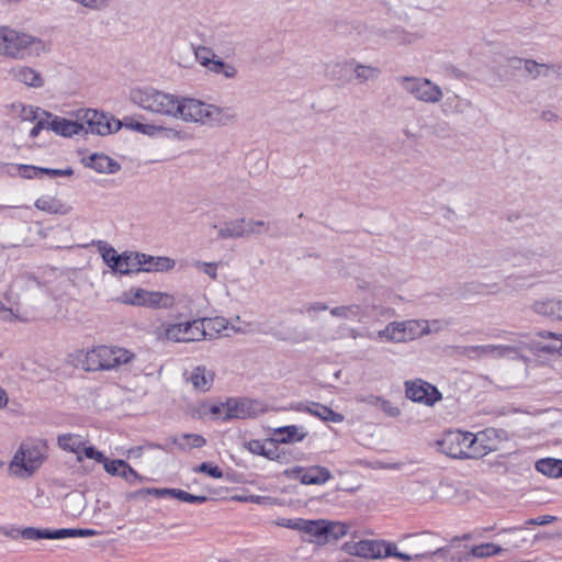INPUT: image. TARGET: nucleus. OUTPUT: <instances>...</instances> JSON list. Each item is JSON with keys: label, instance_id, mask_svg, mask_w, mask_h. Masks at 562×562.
I'll return each mask as SVG.
<instances>
[{"label": "nucleus", "instance_id": "nucleus-1", "mask_svg": "<svg viewBox=\"0 0 562 562\" xmlns=\"http://www.w3.org/2000/svg\"><path fill=\"white\" fill-rule=\"evenodd\" d=\"M231 108H220L193 98H181L178 117L184 122L209 127L225 126L236 120Z\"/></svg>", "mask_w": 562, "mask_h": 562}, {"label": "nucleus", "instance_id": "nucleus-2", "mask_svg": "<svg viewBox=\"0 0 562 562\" xmlns=\"http://www.w3.org/2000/svg\"><path fill=\"white\" fill-rule=\"evenodd\" d=\"M47 52L45 42L29 33L0 25V56L23 60L37 57Z\"/></svg>", "mask_w": 562, "mask_h": 562}, {"label": "nucleus", "instance_id": "nucleus-3", "mask_svg": "<svg viewBox=\"0 0 562 562\" xmlns=\"http://www.w3.org/2000/svg\"><path fill=\"white\" fill-rule=\"evenodd\" d=\"M484 434L474 435L469 431H448L438 442L440 450L454 459H479L493 449L484 445Z\"/></svg>", "mask_w": 562, "mask_h": 562}, {"label": "nucleus", "instance_id": "nucleus-4", "mask_svg": "<svg viewBox=\"0 0 562 562\" xmlns=\"http://www.w3.org/2000/svg\"><path fill=\"white\" fill-rule=\"evenodd\" d=\"M131 101L142 109L171 117H178L180 105L179 97L153 88H137L131 90Z\"/></svg>", "mask_w": 562, "mask_h": 562}, {"label": "nucleus", "instance_id": "nucleus-5", "mask_svg": "<svg viewBox=\"0 0 562 562\" xmlns=\"http://www.w3.org/2000/svg\"><path fill=\"white\" fill-rule=\"evenodd\" d=\"M134 358L133 352L121 347L98 346L78 358L86 371L113 370L128 363Z\"/></svg>", "mask_w": 562, "mask_h": 562}, {"label": "nucleus", "instance_id": "nucleus-6", "mask_svg": "<svg viewBox=\"0 0 562 562\" xmlns=\"http://www.w3.org/2000/svg\"><path fill=\"white\" fill-rule=\"evenodd\" d=\"M46 446L43 442L21 443L10 462V471L15 476L32 475L44 462Z\"/></svg>", "mask_w": 562, "mask_h": 562}, {"label": "nucleus", "instance_id": "nucleus-7", "mask_svg": "<svg viewBox=\"0 0 562 562\" xmlns=\"http://www.w3.org/2000/svg\"><path fill=\"white\" fill-rule=\"evenodd\" d=\"M396 81L418 101L435 104L442 99L441 88L427 78L400 76Z\"/></svg>", "mask_w": 562, "mask_h": 562}, {"label": "nucleus", "instance_id": "nucleus-8", "mask_svg": "<svg viewBox=\"0 0 562 562\" xmlns=\"http://www.w3.org/2000/svg\"><path fill=\"white\" fill-rule=\"evenodd\" d=\"M99 532L93 529H81V528H63L56 530L38 529L35 527H26L23 529H13L7 532V536L12 539L22 537L26 540H41V539H64L74 537H92Z\"/></svg>", "mask_w": 562, "mask_h": 562}, {"label": "nucleus", "instance_id": "nucleus-9", "mask_svg": "<svg viewBox=\"0 0 562 562\" xmlns=\"http://www.w3.org/2000/svg\"><path fill=\"white\" fill-rule=\"evenodd\" d=\"M80 121V124H82L81 132L100 136L117 132L122 126V122L119 120H114L105 113L92 109L85 110Z\"/></svg>", "mask_w": 562, "mask_h": 562}, {"label": "nucleus", "instance_id": "nucleus-10", "mask_svg": "<svg viewBox=\"0 0 562 562\" xmlns=\"http://www.w3.org/2000/svg\"><path fill=\"white\" fill-rule=\"evenodd\" d=\"M200 318L180 323L168 324L164 337L173 342H193L205 338V331Z\"/></svg>", "mask_w": 562, "mask_h": 562}, {"label": "nucleus", "instance_id": "nucleus-11", "mask_svg": "<svg viewBox=\"0 0 562 562\" xmlns=\"http://www.w3.org/2000/svg\"><path fill=\"white\" fill-rule=\"evenodd\" d=\"M405 394L411 401L429 407L442 400V394L439 390L422 379L406 381Z\"/></svg>", "mask_w": 562, "mask_h": 562}, {"label": "nucleus", "instance_id": "nucleus-12", "mask_svg": "<svg viewBox=\"0 0 562 562\" xmlns=\"http://www.w3.org/2000/svg\"><path fill=\"white\" fill-rule=\"evenodd\" d=\"M226 413L222 416L223 420L231 418L255 417L263 412V404L260 401L250 398H229L225 403Z\"/></svg>", "mask_w": 562, "mask_h": 562}, {"label": "nucleus", "instance_id": "nucleus-13", "mask_svg": "<svg viewBox=\"0 0 562 562\" xmlns=\"http://www.w3.org/2000/svg\"><path fill=\"white\" fill-rule=\"evenodd\" d=\"M392 548L384 541L361 540L350 548V553L371 559L387 558Z\"/></svg>", "mask_w": 562, "mask_h": 562}, {"label": "nucleus", "instance_id": "nucleus-14", "mask_svg": "<svg viewBox=\"0 0 562 562\" xmlns=\"http://www.w3.org/2000/svg\"><path fill=\"white\" fill-rule=\"evenodd\" d=\"M43 115L47 117L48 130L57 135L71 137L72 135L79 134L82 130V124L77 121L60 117L49 112H43Z\"/></svg>", "mask_w": 562, "mask_h": 562}, {"label": "nucleus", "instance_id": "nucleus-15", "mask_svg": "<svg viewBox=\"0 0 562 562\" xmlns=\"http://www.w3.org/2000/svg\"><path fill=\"white\" fill-rule=\"evenodd\" d=\"M10 77L27 87L41 88L44 86V79L42 75L32 67L29 66H15L9 70Z\"/></svg>", "mask_w": 562, "mask_h": 562}, {"label": "nucleus", "instance_id": "nucleus-16", "mask_svg": "<svg viewBox=\"0 0 562 562\" xmlns=\"http://www.w3.org/2000/svg\"><path fill=\"white\" fill-rule=\"evenodd\" d=\"M296 411L307 412L311 415L316 416L324 422H331L338 424L344 420V416L341 414L336 413L330 407L316 402L299 403L296 405Z\"/></svg>", "mask_w": 562, "mask_h": 562}, {"label": "nucleus", "instance_id": "nucleus-17", "mask_svg": "<svg viewBox=\"0 0 562 562\" xmlns=\"http://www.w3.org/2000/svg\"><path fill=\"white\" fill-rule=\"evenodd\" d=\"M139 268L145 272H166L173 269L176 262L173 259L165 256H150L138 252Z\"/></svg>", "mask_w": 562, "mask_h": 562}, {"label": "nucleus", "instance_id": "nucleus-18", "mask_svg": "<svg viewBox=\"0 0 562 562\" xmlns=\"http://www.w3.org/2000/svg\"><path fill=\"white\" fill-rule=\"evenodd\" d=\"M105 471L114 476L124 479L130 484L134 482H144L145 477L139 475L126 461L124 460H112L105 464Z\"/></svg>", "mask_w": 562, "mask_h": 562}, {"label": "nucleus", "instance_id": "nucleus-19", "mask_svg": "<svg viewBox=\"0 0 562 562\" xmlns=\"http://www.w3.org/2000/svg\"><path fill=\"white\" fill-rule=\"evenodd\" d=\"M214 376L212 370L206 369L205 366H198L190 372L188 380L195 391L205 393L212 387Z\"/></svg>", "mask_w": 562, "mask_h": 562}, {"label": "nucleus", "instance_id": "nucleus-20", "mask_svg": "<svg viewBox=\"0 0 562 562\" xmlns=\"http://www.w3.org/2000/svg\"><path fill=\"white\" fill-rule=\"evenodd\" d=\"M217 237L220 239H237L247 237L246 218L240 217L224 222L217 229Z\"/></svg>", "mask_w": 562, "mask_h": 562}, {"label": "nucleus", "instance_id": "nucleus-21", "mask_svg": "<svg viewBox=\"0 0 562 562\" xmlns=\"http://www.w3.org/2000/svg\"><path fill=\"white\" fill-rule=\"evenodd\" d=\"M348 65L352 68L355 80L360 85L368 81H375L382 74L378 66L361 64L353 59L350 60Z\"/></svg>", "mask_w": 562, "mask_h": 562}, {"label": "nucleus", "instance_id": "nucleus-22", "mask_svg": "<svg viewBox=\"0 0 562 562\" xmlns=\"http://www.w3.org/2000/svg\"><path fill=\"white\" fill-rule=\"evenodd\" d=\"M533 311L554 321H562V301L561 300H542L533 303Z\"/></svg>", "mask_w": 562, "mask_h": 562}, {"label": "nucleus", "instance_id": "nucleus-23", "mask_svg": "<svg viewBox=\"0 0 562 562\" xmlns=\"http://www.w3.org/2000/svg\"><path fill=\"white\" fill-rule=\"evenodd\" d=\"M57 442L59 448H61L63 450L76 453L77 461H82V456L80 454V452L86 441L80 435L63 434L58 436Z\"/></svg>", "mask_w": 562, "mask_h": 562}, {"label": "nucleus", "instance_id": "nucleus-24", "mask_svg": "<svg viewBox=\"0 0 562 562\" xmlns=\"http://www.w3.org/2000/svg\"><path fill=\"white\" fill-rule=\"evenodd\" d=\"M329 312L331 316L347 321L361 322L366 317L364 308L359 304L336 306Z\"/></svg>", "mask_w": 562, "mask_h": 562}, {"label": "nucleus", "instance_id": "nucleus-25", "mask_svg": "<svg viewBox=\"0 0 562 562\" xmlns=\"http://www.w3.org/2000/svg\"><path fill=\"white\" fill-rule=\"evenodd\" d=\"M306 434L300 432L297 426H283L274 430V438L271 439L270 445L273 442L293 443L300 442L305 438Z\"/></svg>", "mask_w": 562, "mask_h": 562}, {"label": "nucleus", "instance_id": "nucleus-26", "mask_svg": "<svg viewBox=\"0 0 562 562\" xmlns=\"http://www.w3.org/2000/svg\"><path fill=\"white\" fill-rule=\"evenodd\" d=\"M89 159L88 166L100 173H115L120 170V165L104 154H93Z\"/></svg>", "mask_w": 562, "mask_h": 562}, {"label": "nucleus", "instance_id": "nucleus-27", "mask_svg": "<svg viewBox=\"0 0 562 562\" xmlns=\"http://www.w3.org/2000/svg\"><path fill=\"white\" fill-rule=\"evenodd\" d=\"M331 479L330 471L321 465H314L304 468V474L302 475V484H324Z\"/></svg>", "mask_w": 562, "mask_h": 562}, {"label": "nucleus", "instance_id": "nucleus-28", "mask_svg": "<svg viewBox=\"0 0 562 562\" xmlns=\"http://www.w3.org/2000/svg\"><path fill=\"white\" fill-rule=\"evenodd\" d=\"M138 252H123L120 254L117 267L114 272L120 274H131L134 272H140Z\"/></svg>", "mask_w": 562, "mask_h": 562}, {"label": "nucleus", "instance_id": "nucleus-29", "mask_svg": "<svg viewBox=\"0 0 562 562\" xmlns=\"http://www.w3.org/2000/svg\"><path fill=\"white\" fill-rule=\"evenodd\" d=\"M326 529V520L317 519V520H307L302 518L301 529L300 531L308 535L311 540L317 543H324V531Z\"/></svg>", "mask_w": 562, "mask_h": 562}, {"label": "nucleus", "instance_id": "nucleus-30", "mask_svg": "<svg viewBox=\"0 0 562 562\" xmlns=\"http://www.w3.org/2000/svg\"><path fill=\"white\" fill-rule=\"evenodd\" d=\"M538 472L552 479L562 477V460L555 458H543L536 462Z\"/></svg>", "mask_w": 562, "mask_h": 562}, {"label": "nucleus", "instance_id": "nucleus-31", "mask_svg": "<svg viewBox=\"0 0 562 562\" xmlns=\"http://www.w3.org/2000/svg\"><path fill=\"white\" fill-rule=\"evenodd\" d=\"M405 322H392L384 329L378 331V337L387 341L403 342L405 341Z\"/></svg>", "mask_w": 562, "mask_h": 562}, {"label": "nucleus", "instance_id": "nucleus-32", "mask_svg": "<svg viewBox=\"0 0 562 562\" xmlns=\"http://www.w3.org/2000/svg\"><path fill=\"white\" fill-rule=\"evenodd\" d=\"M35 207L49 214H67L69 209L57 198L42 196L35 201Z\"/></svg>", "mask_w": 562, "mask_h": 562}, {"label": "nucleus", "instance_id": "nucleus-33", "mask_svg": "<svg viewBox=\"0 0 562 562\" xmlns=\"http://www.w3.org/2000/svg\"><path fill=\"white\" fill-rule=\"evenodd\" d=\"M171 442L177 445L180 450L189 451L193 448H202L206 443V439L198 434H182L180 437H173Z\"/></svg>", "mask_w": 562, "mask_h": 562}, {"label": "nucleus", "instance_id": "nucleus-34", "mask_svg": "<svg viewBox=\"0 0 562 562\" xmlns=\"http://www.w3.org/2000/svg\"><path fill=\"white\" fill-rule=\"evenodd\" d=\"M175 299L171 294L158 291H147L145 307L169 308L173 305Z\"/></svg>", "mask_w": 562, "mask_h": 562}, {"label": "nucleus", "instance_id": "nucleus-35", "mask_svg": "<svg viewBox=\"0 0 562 562\" xmlns=\"http://www.w3.org/2000/svg\"><path fill=\"white\" fill-rule=\"evenodd\" d=\"M201 322H203L202 327L205 331V338L204 339H213L216 336H218L223 330L227 328V321L224 317H204L200 318Z\"/></svg>", "mask_w": 562, "mask_h": 562}, {"label": "nucleus", "instance_id": "nucleus-36", "mask_svg": "<svg viewBox=\"0 0 562 562\" xmlns=\"http://www.w3.org/2000/svg\"><path fill=\"white\" fill-rule=\"evenodd\" d=\"M147 290L137 288L122 293L116 301L126 305L145 306Z\"/></svg>", "mask_w": 562, "mask_h": 562}, {"label": "nucleus", "instance_id": "nucleus-37", "mask_svg": "<svg viewBox=\"0 0 562 562\" xmlns=\"http://www.w3.org/2000/svg\"><path fill=\"white\" fill-rule=\"evenodd\" d=\"M405 341L414 340L417 337L430 333L428 323L426 321H405Z\"/></svg>", "mask_w": 562, "mask_h": 562}, {"label": "nucleus", "instance_id": "nucleus-38", "mask_svg": "<svg viewBox=\"0 0 562 562\" xmlns=\"http://www.w3.org/2000/svg\"><path fill=\"white\" fill-rule=\"evenodd\" d=\"M205 68L213 74L222 75L226 79H233L237 75V69L234 65L227 64L217 57L212 59Z\"/></svg>", "mask_w": 562, "mask_h": 562}, {"label": "nucleus", "instance_id": "nucleus-39", "mask_svg": "<svg viewBox=\"0 0 562 562\" xmlns=\"http://www.w3.org/2000/svg\"><path fill=\"white\" fill-rule=\"evenodd\" d=\"M538 336L541 338L553 339V341L548 344L538 342L536 345L537 350L543 351L546 353H555L562 351V339H560L557 334L552 331H540L538 333Z\"/></svg>", "mask_w": 562, "mask_h": 562}, {"label": "nucleus", "instance_id": "nucleus-40", "mask_svg": "<svg viewBox=\"0 0 562 562\" xmlns=\"http://www.w3.org/2000/svg\"><path fill=\"white\" fill-rule=\"evenodd\" d=\"M348 527L338 521L326 520V529L324 531V543L336 541L347 533Z\"/></svg>", "mask_w": 562, "mask_h": 562}, {"label": "nucleus", "instance_id": "nucleus-41", "mask_svg": "<svg viewBox=\"0 0 562 562\" xmlns=\"http://www.w3.org/2000/svg\"><path fill=\"white\" fill-rule=\"evenodd\" d=\"M470 106V101L461 99L459 95L453 94L451 97H447V99L445 100L443 112L460 114L465 112Z\"/></svg>", "mask_w": 562, "mask_h": 562}, {"label": "nucleus", "instance_id": "nucleus-42", "mask_svg": "<svg viewBox=\"0 0 562 562\" xmlns=\"http://www.w3.org/2000/svg\"><path fill=\"white\" fill-rule=\"evenodd\" d=\"M214 45L218 54L224 58H232L236 55L237 43L229 36H218Z\"/></svg>", "mask_w": 562, "mask_h": 562}, {"label": "nucleus", "instance_id": "nucleus-43", "mask_svg": "<svg viewBox=\"0 0 562 562\" xmlns=\"http://www.w3.org/2000/svg\"><path fill=\"white\" fill-rule=\"evenodd\" d=\"M124 125L128 127L130 130L136 131L138 133H142L144 135L148 136H156L159 135L161 125H155V124H144L138 121H135L133 119H126L124 122Z\"/></svg>", "mask_w": 562, "mask_h": 562}, {"label": "nucleus", "instance_id": "nucleus-44", "mask_svg": "<svg viewBox=\"0 0 562 562\" xmlns=\"http://www.w3.org/2000/svg\"><path fill=\"white\" fill-rule=\"evenodd\" d=\"M482 356L483 357H493V358H502L509 356L510 353H516V348L512 346L504 345H484L481 346Z\"/></svg>", "mask_w": 562, "mask_h": 562}, {"label": "nucleus", "instance_id": "nucleus-45", "mask_svg": "<svg viewBox=\"0 0 562 562\" xmlns=\"http://www.w3.org/2000/svg\"><path fill=\"white\" fill-rule=\"evenodd\" d=\"M552 66L548 64H540L533 59H526L524 70L528 74L531 79L548 76L549 70Z\"/></svg>", "mask_w": 562, "mask_h": 562}, {"label": "nucleus", "instance_id": "nucleus-46", "mask_svg": "<svg viewBox=\"0 0 562 562\" xmlns=\"http://www.w3.org/2000/svg\"><path fill=\"white\" fill-rule=\"evenodd\" d=\"M98 248L101 252L103 261L106 263L109 268H111L112 271H114L117 267L120 254H117L112 246H109L104 241H99Z\"/></svg>", "mask_w": 562, "mask_h": 562}, {"label": "nucleus", "instance_id": "nucleus-47", "mask_svg": "<svg viewBox=\"0 0 562 562\" xmlns=\"http://www.w3.org/2000/svg\"><path fill=\"white\" fill-rule=\"evenodd\" d=\"M172 497L179 499L180 502L184 503H198L202 504L207 501V497L204 495H193L186 491L178 490V488H171V495Z\"/></svg>", "mask_w": 562, "mask_h": 562}, {"label": "nucleus", "instance_id": "nucleus-48", "mask_svg": "<svg viewBox=\"0 0 562 562\" xmlns=\"http://www.w3.org/2000/svg\"><path fill=\"white\" fill-rule=\"evenodd\" d=\"M194 55L196 60L203 66L206 67L211 63L212 59L216 58V54L214 50L206 46H198L194 49Z\"/></svg>", "mask_w": 562, "mask_h": 562}, {"label": "nucleus", "instance_id": "nucleus-49", "mask_svg": "<svg viewBox=\"0 0 562 562\" xmlns=\"http://www.w3.org/2000/svg\"><path fill=\"white\" fill-rule=\"evenodd\" d=\"M269 224L265 221H255V220H247L246 218V232L247 236L249 235H259L261 233L268 232Z\"/></svg>", "mask_w": 562, "mask_h": 562}, {"label": "nucleus", "instance_id": "nucleus-50", "mask_svg": "<svg viewBox=\"0 0 562 562\" xmlns=\"http://www.w3.org/2000/svg\"><path fill=\"white\" fill-rule=\"evenodd\" d=\"M40 108H34L32 105H22L21 117L24 121H37L41 117H45Z\"/></svg>", "mask_w": 562, "mask_h": 562}, {"label": "nucleus", "instance_id": "nucleus-51", "mask_svg": "<svg viewBox=\"0 0 562 562\" xmlns=\"http://www.w3.org/2000/svg\"><path fill=\"white\" fill-rule=\"evenodd\" d=\"M143 494H146V495H154L156 497H164V496H170L171 495V488H156V487H147V488H142V490H138L136 492H134L133 494H131L132 497H137L139 495H143Z\"/></svg>", "mask_w": 562, "mask_h": 562}, {"label": "nucleus", "instance_id": "nucleus-52", "mask_svg": "<svg viewBox=\"0 0 562 562\" xmlns=\"http://www.w3.org/2000/svg\"><path fill=\"white\" fill-rule=\"evenodd\" d=\"M195 471L206 473L214 479H222L223 471L217 465H212L209 462L201 463Z\"/></svg>", "mask_w": 562, "mask_h": 562}, {"label": "nucleus", "instance_id": "nucleus-53", "mask_svg": "<svg viewBox=\"0 0 562 562\" xmlns=\"http://www.w3.org/2000/svg\"><path fill=\"white\" fill-rule=\"evenodd\" d=\"M459 353L472 360L483 358L481 346H464L461 347Z\"/></svg>", "mask_w": 562, "mask_h": 562}, {"label": "nucleus", "instance_id": "nucleus-54", "mask_svg": "<svg viewBox=\"0 0 562 562\" xmlns=\"http://www.w3.org/2000/svg\"><path fill=\"white\" fill-rule=\"evenodd\" d=\"M372 398H375L376 401H381V408L382 411L391 416V417H397L401 414V411L398 407L394 406L390 401L384 400L380 396H371Z\"/></svg>", "mask_w": 562, "mask_h": 562}, {"label": "nucleus", "instance_id": "nucleus-55", "mask_svg": "<svg viewBox=\"0 0 562 562\" xmlns=\"http://www.w3.org/2000/svg\"><path fill=\"white\" fill-rule=\"evenodd\" d=\"M491 548L490 543L474 546L471 549V555L479 559L490 558L492 557Z\"/></svg>", "mask_w": 562, "mask_h": 562}, {"label": "nucleus", "instance_id": "nucleus-56", "mask_svg": "<svg viewBox=\"0 0 562 562\" xmlns=\"http://www.w3.org/2000/svg\"><path fill=\"white\" fill-rule=\"evenodd\" d=\"M245 447L254 454L263 456L266 453V445L258 439L247 441Z\"/></svg>", "mask_w": 562, "mask_h": 562}, {"label": "nucleus", "instance_id": "nucleus-57", "mask_svg": "<svg viewBox=\"0 0 562 562\" xmlns=\"http://www.w3.org/2000/svg\"><path fill=\"white\" fill-rule=\"evenodd\" d=\"M18 169H19L20 175L23 178H27V179L35 178V177H37L38 173H42L41 172L42 168H37V167H34V166L20 165L18 167Z\"/></svg>", "mask_w": 562, "mask_h": 562}, {"label": "nucleus", "instance_id": "nucleus-58", "mask_svg": "<svg viewBox=\"0 0 562 562\" xmlns=\"http://www.w3.org/2000/svg\"><path fill=\"white\" fill-rule=\"evenodd\" d=\"M525 61H526V59H525V58H520V57H508V58L506 59V65H505V67H506L508 70H512V71H518V70L524 69V67H525Z\"/></svg>", "mask_w": 562, "mask_h": 562}, {"label": "nucleus", "instance_id": "nucleus-59", "mask_svg": "<svg viewBox=\"0 0 562 562\" xmlns=\"http://www.w3.org/2000/svg\"><path fill=\"white\" fill-rule=\"evenodd\" d=\"M390 548H392L390 550L392 554H390L389 557H396V558H398V559H401L402 561H405V562H408V561H412V560H419V559L424 558V554H416L415 557H411L408 554L398 552L396 546L392 544V543H390Z\"/></svg>", "mask_w": 562, "mask_h": 562}, {"label": "nucleus", "instance_id": "nucleus-60", "mask_svg": "<svg viewBox=\"0 0 562 562\" xmlns=\"http://www.w3.org/2000/svg\"><path fill=\"white\" fill-rule=\"evenodd\" d=\"M43 130H48V125H47V117H41L36 121V124L34 125V127L31 130L30 132V136L35 138L38 136V134L41 133V131Z\"/></svg>", "mask_w": 562, "mask_h": 562}, {"label": "nucleus", "instance_id": "nucleus-61", "mask_svg": "<svg viewBox=\"0 0 562 562\" xmlns=\"http://www.w3.org/2000/svg\"><path fill=\"white\" fill-rule=\"evenodd\" d=\"M160 134L169 139H182L183 138L182 133L180 131H178L176 128H171V127H165L162 125H161L159 135Z\"/></svg>", "mask_w": 562, "mask_h": 562}, {"label": "nucleus", "instance_id": "nucleus-62", "mask_svg": "<svg viewBox=\"0 0 562 562\" xmlns=\"http://www.w3.org/2000/svg\"><path fill=\"white\" fill-rule=\"evenodd\" d=\"M199 266H202L203 272L207 274L210 278L215 280L217 278V266L213 262H199Z\"/></svg>", "mask_w": 562, "mask_h": 562}, {"label": "nucleus", "instance_id": "nucleus-63", "mask_svg": "<svg viewBox=\"0 0 562 562\" xmlns=\"http://www.w3.org/2000/svg\"><path fill=\"white\" fill-rule=\"evenodd\" d=\"M302 518L294 519H282L278 521L279 526L286 527L289 529L299 530L301 529Z\"/></svg>", "mask_w": 562, "mask_h": 562}, {"label": "nucleus", "instance_id": "nucleus-64", "mask_svg": "<svg viewBox=\"0 0 562 562\" xmlns=\"http://www.w3.org/2000/svg\"><path fill=\"white\" fill-rule=\"evenodd\" d=\"M304 474V468L302 467H294L292 469H286L284 471V475L292 480H300L302 483V475Z\"/></svg>", "mask_w": 562, "mask_h": 562}]
</instances>
